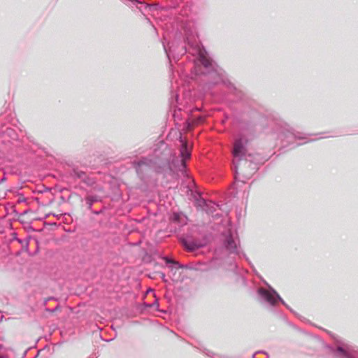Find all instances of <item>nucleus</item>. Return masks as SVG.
<instances>
[{
    "instance_id": "obj_31",
    "label": "nucleus",
    "mask_w": 358,
    "mask_h": 358,
    "mask_svg": "<svg viewBox=\"0 0 358 358\" xmlns=\"http://www.w3.org/2000/svg\"><path fill=\"white\" fill-rule=\"evenodd\" d=\"M150 293H152L153 296H155L156 294L155 292V290L152 288H148L145 292V294H148Z\"/></svg>"
},
{
    "instance_id": "obj_49",
    "label": "nucleus",
    "mask_w": 358,
    "mask_h": 358,
    "mask_svg": "<svg viewBox=\"0 0 358 358\" xmlns=\"http://www.w3.org/2000/svg\"><path fill=\"white\" fill-rule=\"evenodd\" d=\"M2 318H3V317H1V318L0 319V322L2 321Z\"/></svg>"
},
{
    "instance_id": "obj_7",
    "label": "nucleus",
    "mask_w": 358,
    "mask_h": 358,
    "mask_svg": "<svg viewBox=\"0 0 358 358\" xmlns=\"http://www.w3.org/2000/svg\"><path fill=\"white\" fill-rule=\"evenodd\" d=\"M251 139L243 134H238L234 141L232 155L238 162H241L248 155V145Z\"/></svg>"
},
{
    "instance_id": "obj_26",
    "label": "nucleus",
    "mask_w": 358,
    "mask_h": 358,
    "mask_svg": "<svg viewBox=\"0 0 358 358\" xmlns=\"http://www.w3.org/2000/svg\"><path fill=\"white\" fill-rule=\"evenodd\" d=\"M178 268L194 269V268L189 264H180L179 262H176V264H175L174 269H178Z\"/></svg>"
},
{
    "instance_id": "obj_9",
    "label": "nucleus",
    "mask_w": 358,
    "mask_h": 358,
    "mask_svg": "<svg viewBox=\"0 0 358 358\" xmlns=\"http://www.w3.org/2000/svg\"><path fill=\"white\" fill-rule=\"evenodd\" d=\"M195 206L198 210H203L208 215H213L218 206L215 202L206 200L201 196L195 199Z\"/></svg>"
},
{
    "instance_id": "obj_10",
    "label": "nucleus",
    "mask_w": 358,
    "mask_h": 358,
    "mask_svg": "<svg viewBox=\"0 0 358 358\" xmlns=\"http://www.w3.org/2000/svg\"><path fill=\"white\" fill-rule=\"evenodd\" d=\"M256 126L257 124L253 120H243L240 122L239 134H243L252 140L256 136Z\"/></svg>"
},
{
    "instance_id": "obj_14",
    "label": "nucleus",
    "mask_w": 358,
    "mask_h": 358,
    "mask_svg": "<svg viewBox=\"0 0 358 358\" xmlns=\"http://www.w3.org/2000/svg\"><path fill=\"white\" fill-rule=\"evenodd\" d=\"M123 3L127 5L129 7H134V6L137 7L139 11L144 14V13L149 9L150 10L154 7L152 3H145L139 0H121Z\"/></svg>"
},
{
    "instance_id": "obj_1",
    "label": "nucleus",
    "mask_w": 358,
    "mask_h": 358,
    "mask_svg": "<svg viewBox=\"0 0 358 358\" xmlns=\"http://www.w3.org/2000/svg\"><path fill=\"white\" fill-rule=\"evenodd\" d=\"M187 51L191 52L194 56L193 59L196 73L208 78L205 81L206 87L210 89L215 85L221 84L227 88L230 94L234 96L236 101L245 100V94L236 87L229 80L226 71L208 57V52L203 45H197L194 43H189V46L182 45L177 55H182Z\"/></svg>"
},
{
    "instance_id": "obj_15",
    "label": "nucleus",
    "mask_w": 358,
    "mask_h": 358,
    "mask_svg": "<svg viewBox=\"0 0 358 358\" xmlns=\"http://www.w3.org/2000/svg\"><path fill=\"white\" fill-rule=\"evenodd\" d=\"M178 140L181 143L179 157L187 162V160L191 157V151L189 148L188 143L182 138L181 134L179 136Z\"/></svg>"
},
{
    "instance_id": "obj_5",
    "label": "nucleus",
    "mask_w": 358,
    "mask_h": 358,
    "mask_svg": "<svg viewBox=\"0 0 358 358\" xmlns=\"http://www.w3.org/2000/svg\"><path fill=\"white\" fill-rule=\"evenodd\" d=\"M322 347L327 350V352L333 358H358V348L346 343H338L334 346L325 343L323 340L319 339Z\"/></svg>"
},
{
    "instance_id": "obj_50",
    "label": "nucleus",
    "mask_w": 358,
    "mask_h": 358,
    "mask_svg": "<svg viewBox=\"0 0 358 358\" xmlns=\"http://www.w3.org/2000/svg\"><path fill=\"white\" fill-rule=\"evenodd\" d=\"M89 358H94V357H89Z\"/></svg>"
},
{
    "instance_id": "obj_25",
    "label": "nucleus",
    "mask_w": 358,
    "mask_h": 358,
    "mask_svg": "<svg viewBox=\"0 0 358 358\" xmlns=\"http://www.w3.org/2000/svg\"><path fill=\"white\" fill-rule=\"evenodd\" d=\"M252 358H268V356L266 352L259 351L252 355Z\"/></svg>"
},
{
    "instance_id": "obj_8",
    "label": "nucleus",
    "mask_w": 358,
    "mask_h": 358,
    "mask_svg": "<svg viewBox=\"0 0 358 358\" xmlns=\"http://www.w3.org/2000/svg\"><path fill=\"white\" fill-rule=\"evenodd\" d=\"M179 241L187 251L194 252L208 245V236L205 235L202 240H196L190 236H181Z\"/></svg>"
},
{
    "instance_id": "obj_17",
    "label": "nucleus",
    "mask_w": 358,
    "mask_h": 358,
    "mask_svg": "<svg viewBox=\"0 0 358 358\" xmlns=\"http://www.w3.org/2000/svg\"><path fill=\"white\" fill-rule=\"evenodd\" d=\"M69 175L73 179H80L83 180L85 176L87 175V173L80 170L78 167H74L70 171Z\"/></svg>"
},
{
    "instance_id": "obj_29",
    "label": "nucleus",
    "mask_w": 358,
    "mask_h": 358,
    "mask_svg": "<svg viewBox=\"0 0 358 358\" xmlns=\"http://www.w3.org/2000/svg\"><path fill=\"white\" fill-rule=\"evenodd\" d=\"M154 297H155V301H154V302L151 303L152 308L155 307L156 308V310L159 311V299H158V298L157 297L156 295Z\"/></svg>"
},
{
    "instance_id": "obj_46",
    "label": "nucleus",
    "mask_w": 358,
    "mask_h": 358,
    "mask_svg": "<svg viewBox=\"0 0 358 358\" xmlns=\"http://www.w3.org/2000/svg\"><path fill=\"white\" fill-rule=\"evenodd\" d=\"M20 245H21V246H22V251H24V250H23V245H24V243H23L22 244H20Z\"/></svg>"
},
{
    "instance_id": "obj_36",
    "label": "nucleus",
    "mask_w": 358,
    "mask_h": 358,
    "mask_svg": "<svg viewBox=\"0 0 358 358\" xmlns=\"http://www.w3.org/2000/svg\"><path fill=\"white\" fill-rule=\"evenodd\" d=\"M7 178L6 173L3 174V177L0 179V185L6 180Z\"/></svg>"
},
{
    "instance_id": "obj_44",
    "label": "nucleus",
    "mask_w": 358,
    "mask_h": 358,
    "mask_svg": "<svg viewBox=\"0 0 358 358\" xmlns=\"http://www.w3.org/2000/svg\"><path fill=\"white\" fill-rule=\"evenodd\" d=\"M302 144H303V143H297L296 145L293 146V148H295V147H296V146H299V145H302Z\"/></svg>"
},
{
    "instance_id": "obj_32",
    "label": "nucleus",
    "mask_w": 358,
    "mask_h": 358,
    "mask_svg": "<svg viewBox=\"0 0 358 358\" xmlns=\"http://www.w3.org/2000/svg\"><path fill=\"white\" fill-rule=\"evenodd\" d=\"M10 208H11V210H12V212H13L15 215L18 216L19 213H18V211L17 210L16 207H15L14 205H13V206H11V207H10Z\"/></svg>"
},
{
    "instance_id": "obj_24",
    "label": "nucleus",
    "mask_w": 358,
    "mask_h": 358,
    "mask_svg": "<svg viewBox=\"0 0 358 358\" xmlns=\"http://www.w3.org/2000/svg\"><path fill=\"white\" fill-rule=\"evenodd\" d=\"M203 353H205L207 356L211 357V358H220V356L216 353H214L211 352L210 350L203 348V350H201Z\"/></svg>"
},
{
    "instance_id": "obj_30",
    "label": "nucleus",
    "mask_w": 358,
    "mask_h": 358,
    "mask_svg": "<svg viewBox=\"0 0 358 358\" xmlns=\"http://www.w3.org/2000/svg\"><path fill=\"white\" fill-rule=\"evenodd\" d=\"M60 309H61V306L59 305H57L55 308H46L45 311L52 313L57 310H59Z\"/></svg>"
},
{
    "instance_id": "obj_38",
    "label": "nucleus",
    "mask_w": 358,
    "mask_h": 358,
    "mask_svg": "<svg viewBox=\"0 0 358 358\" xmlns=\"http://www.w3.org/2000/svg\"><path fill=\"white\" fill-rule=\"evenodd\" d=\"M153 5H154V7L152 8L151 10H157L158 8H159V4H153Z\"/></svg>"
},
{
    "instance_id": "obj_3",
    "label": "nucleus",
    "mask_w": 358,
    "mask_h": 358,
    "mask_svg": "<svg viewBox=\"0 0 358 358\" xmlns=\"http://www.w3.org/2000/svg\"><path fill=\"white\" fill-rule=\"evenodd\" d=\"M159 164L158 169L164 178H173L178 176L179 173L183 176H187V162L176 154H172L169 150H164L159 156Z\"/></svg>"
},
{
    "instance_id": "obj_39",
    "label": "nucleus",
    "mask_w": 358,
    "mask_h": 358,
    "mask_svg": "<svg viewBox=\"0 0 358 358\" xmlns=\"http://www.w3.org/2000/svg\"><path fill=\"white\" fill-rule=\"evenodd\" d=\"M144 306L145 308H152V306H151V303H144Z\"/></svg>"
},
{
    "instance_id": "obj_37",
    "label": "nucleus",
    "mask_w": 358,
    "mask_h": 358,
    "mask_svg": "<svg viewBox=\"0 0 358 358\" xmlns=\"http://www.w3.org/2000/svg\"><path fill=\"white\" fill-rule=\"evenodd\" d=\"M161 278L164 282H166V275L164 273H161Z\"/></svg>"
},
{
    "instance_id": "obj_43",
    "label": "nucleus",
    "mask_w": 358,
    "mask_h": 358,
    "mask_svg": "<svg viewBox=\"0 0 358 358\" xmlns=\"http://www.w3.org/2000/svg\"><path fill=\"white\" fill-rule=\"evenodd\" d=\"M178 98H179L178 94H176L175 95V99H176V101L178 100Z\"/></svg>"
},
{
    "instance_id": "obj_34",
    "label": "nucleus",
    "mask_w": 358,
    "mask_h": 358,
    "mask_svg": "<svg viewBox=\"0 0 358 358\" xmlns=\"http://www.w3.org/2000/svg\"><path fill=\"white\" fill-rule=\"evenodd\" d=\"M55 299H56L54 296H50V297L47 298L46 299H45L43 304L45 305L48 301H50L51 300H55Z\"/></svg>"
},
{
    "instance_id": "obj_40",
    "label": "nucleus",
    "mask_w": 358,
    "mask_h": 358,
    "mask_svg": "<svg viewBox=\"0 0 358 358\" xmlns=\"http://www.w3.org/2000/svg\"><path fill=\"white\" fill-rule=\"evenodd\" d=\"M242 280H243V283L244 285H246L247 280H246V278H245V277H243V278H242Z\"/></svg>"
},
{
    "instance_id": "obj_35",
    "label": "nucleus",
    "mask_w": 358,
    "mask_h": 358,
    "mask_svg": "<svg viewBox=\"0 0 358 358\" xmlns=\"http://www.w3.org/2000/svg\"><path fill=\"white\" fill-rule=\"evenodd\" d=\"M49 215H50V214H46L44 217H36V218L34 219V220H41V221H42V220H45V219H46Z\"/></svg>"
},
{
    "instance_id": "obj_45",
    "label": "nucleus",
    "mask_w": 358,
    "mask_h": 358,
    "mask_svg": "<svg viewBox=\"0 0 358 358\" xmlns=\"http://www.w3.org/2000/svg\"><path fill=\"white\" fill-rule=\"evenodd\" d=\"M34 200H35L36 201H37V202H39V199H38V198H37V197H36V198L34 199Z\"/></svg>"
},
{
    "instance_id": "obj_4",
    "label": "nucleus",
    "mask_w": 358,
    "mask_h": 358,
    "mask_svg": "<svg viewBox=\"0 0 358 358\" xmlns=\"http://www.w3.org/2000/svg\"><path fill=\"white\" fill-rule=\"evenodd\" d=\"M132 166L141 181L148 179L152 172L161 175L158 169L160 166L159 155L157 153L152 157H142L139 160L134 161Z\"/></svg>"
},
{
    "instance_id": "obj_41",
    "label": "nucleus",
    "mask_w": 358,
    "mask_h": 358,
    "mask_svg": "<svg viewBox=\"0 0 358 358\" xmlns=\"http://www.w3.org/2000/svg\"><path fill=\"white\" fill-rule=\"evenodd\" d=\"M50 188H48V187H46V188L44 189V191H41L40 192L43 193V192H50Z\"/></svg>"
},
{
    "instance_id": "obj_22",
    "label": "nucleus",
    "mask_w": 358,
    "mask_h": 358,
    "mask_svg": "<svg viewBox=\"0 0 358 358\" xmlns=\"http://www.w3.org/2000/svg\"><path fill=\"white\" fill-rule=\"evenodd\" d=\"M162 259L165 262L166 264L171 269L173 270L175 268V264H176V262L171 259L167 256H164Z\"/></svg>"
},
{
    "instance_id": "obj_42",
    "label": "nucleus",
    "mask_w": 358,
    "mask_h": 358,
    "mask_svg": "<svg viewBox=\"0 0 358 358\" xmlns=\"http://www.w3.org/2000/svg\"><path fill=\"white\" fill-rule=\"evenodd\" d=\"M318 135L320 136L318 138H326L327 137V136H322V133H320V134H318Z\"/></svg>"
},
{
    "instance_id": "obj_33",
    "label": "nucleus",
    "mask_w": 358,
    "mask_h": 358,
    "mask_svg": "<svg viewBox=\"0 0 358 358\" xmlns=\"http://www.w3.org/2000/svg\"><path fill=\"white\" fill-rule=\"evenodd\" d=\"M29 212H31V210H30V209L25 210L24 211H23V212H22V213H19L18 217H20V216H22V215H27V214H28Z\"/></svg>"
},
{
    "instance_id": "obj_12",
    "label": "nucleus",
    "mask_w": 358,
    "mask_h": 358,
    "mask_svg": "<svg viewBox=\"0 0 358 358\" xmlns=\"http://www.w3.org/2000/svg\"><path fill=\"white\" fill-rule=\"evenodd\" d=\"M222 247L229 252V254L239 255L237 245L234 241L232 234L229 233L222 242Z\"/></svg>"
},
{
    "instance_id": "obj_16",
    "label": "nucleus",
    "mask_w": 358,
    "mask_h": 358,
    "mask_svg": "<svg viewBox=\"0 0 358 358\" xmlns=\"http://www.w3.org/2000/svg\"><path fill=\"white\" fill-rule=\"evenodd\" d=\"M170 220L173 223L178 224L180 226L187 224L188 218L182 212H173L170 217Z\"/></svg>"
},
{
    "instance_id": "obj_21",
    "label": "nucleus",
    "mask_w": 358,
    "mask_h": 358,
    "mask_svg": "<svg viewBox=\"0 0 358 358\" xmlns=\"http://www.w3.org/2000/svg\"><path fill=\"white\" fill-rule=\"evenodd\" d=\"M85 202H86V204L87 206V209L91 211L92 213L94 214V215H100L101 213H103L104 211H105V208H102L101 210H92V206L93 204L91 203H90V201L88 200H85Z\"/></svg>"
},
{
    "instance_id": "obj_2",
    "label": "nucleus",
    "mask_w": 358,
    "mask_h": 358,
    "mask_svg": "<svg viewBox=\"0 0 358 358\" xmlns=\"http://www.w3.org/2000/svg\"><path fill=\"white\" fill-rule=\"evenodd\" d=\"M189 43H194L197 45H203L201 43L197 41L195 36L192 34V32L186 31L185 36L183 38L182 41H180L179 39L175 38L171 42L166 43V39L164 38L162 41V45L164 50V52L166 55V57L170 63H171V59H174L176 61L179 60L180 57L186 55V58L192 62V67L190 69V71L193 73H195L197 76H200V74L196 73V71L194 67V62L193 59V55L191 54L189 51H187L185 53L182 55H178L177 52L181 50L182 45H187L189 46ZM170 66H172V64H170Z\"/></svg>"
},
{
    "instance_id": "obj_18",
    "label": "nucleus",
    "mask_w": 358,
    "mask_h": 358,
    "mask_svg": "<svg viewBox=\"0 0 358 358\" xmlns=\"http://www.w3.org/2000/svg\"><path fill=\"white\" fill-rule=\"evenodd\" d=\"M31 238H33V237L31 236H27V238L24 240H23L24 243V245H23V250L24 252H27L29 256L34 255V254L37 253L38 252V250H39L38 245H37L36 251H35L34 253H31L29 252V241ZM36 241L37 245H38V241L36 239Z\"/></svg>"
},
{
    "instance_id": "obj_6",
    "label": "nucleus",
    "mask_w": 358,
    "mask_h": 358,
    "mask_svg": "<svg viewBox=\"0 0 358 358\" xmlns=\"http://www.w3.org/2000/svg\"><path fill=\"white\" fill-rule=\"evenodd\" d=\"M265 284L268 287V290L264 288H258L257 290V293L259 296L261 303H266L271 310H273L276 306L277 302H280L283 306H285L291 313L296 315H298L289 305L285 303V301L273 287H271L266 282Z\"/></svg>"
},
{
    "instance_id": "obj_13",
    "label": "nucleus",
    "mask_w": 358,
    "mask_h": 358,
    "mask_svg": "<svg viewBox=\"0 0 358 358\" xmlns=\"http://www.w3.org/2000/svg\"><path fill=\"white\" fill-rule=\"evenodd\" d=\"M281 136L287 139V143H290L292 140L295 139H305L306 138L303 134L299 131H296L293 128L287 126L284 128L280 132Z\"/></svg>"
},
{
    "instance_id": "obj_48",
    "label": "nucleus",
    "mask_w": 358,
    "mask_h": 358,
    "mask_svg": "<svg viewBox=\"0 0 358 358\" xmlns=\"http://www.w3.org/2000/svg\"><path fill=\"white\" fill-rule=\"evenodd\" d=\"M313 140H309V141H306L305 143L311 142Z\"/></svg>"
},
{
    "instance_id": "obj_11",
    "label": "nucleus",
    "mask_w": 358,
    "mask_h": 358,
    "mask_svg": "<svg viewBox=\"0 0 358 358\" xmlns=\"http://www.w3.org/2000/svg\"><path fill=\"white\" fill-rule=\"evenodd\" d=\"M244 159L245 163L248 164V166L251 169L252 173H255L259 169V164L264 163V162L267 160L257 153H248Z\"/></svg>"
},
{
    "instance_id": "obj_19",
    "label": "nucleus",
    "mask_w": 358,
    "mask_h": 358,
    "mask_svg": "<svg viewBox=\"0 0 358 358\" xmlns=\"http://www.w3.org/2000/svg\"><path fill=\"white\" fill-rule=\"evenodd\" d=\"M20 223H22V224H24V229L28 231V232H30V231H39V232H41L43 231V229H39V230H37L36 229H34L31 224V222H24L22 220H20V219H18L17 220Z\"/></svg>"
},
{
    "instance_id": "obj_23",
    "label": "nucleus",
    "mask_w": 358,
    "mask_h": 358,
    "mask_svg": "<svg viewBox=\"0 0 358 358\" xmlns=\"http://www.w3.org/2000/svg\"><path fill=\"white\" fill-rule=\"evenodd\" d=\"M85 200L90 201V203L94 204L96 202L101 201V197L98 195L88 196L85 197Z\"/></svg>"
},
{
    "instance_id": "obj_28",
    "label": "nucleus",
    "mask_w": 358,
    "mask_h": 358,
    "mask_svg": "<svg viewBox=\"0 0 358 358\" xmlns=\"http://www.w3.org/2000/svg\"><path fill=\"white\" fill-rule=\"evenodd\" d=\"M12 236V241H17L20 244H22L24 243V241L21 238H19L17 237V234L16 232H13L11 234Z\"/></svg>"
},
{
    "instance_id": "obj_27",
    "label": "nucleus",
    "mask_w": 358,
    "mask_h": 358,
    "mask_svg": "<svg viewBox=\"0 0 358 358\" xmlns=\"http://www.w3.org/2000/svg\"><path fill=\"white\" fill-rule=\"evenodd\" d=\"M17 195L19 196L18 200H17L18 203L27 202V198L24 197V196L22 193L17 192Z\"/></svg>"
},
{
    "instance_id": "obj_20",
    "label": "nucleus",
    "mask_w": 358,
    "mask_h": 358,
    "mask_svg": "<svg viewBox=\"0 0 358 358\" xmlns=\"http://www.w3.org/2000/svg\"><path fill=\"white\" fill-rule=\"evenodd\" d=\"M82 182H84L88 187H92L94 186V185L96 184V180L94 178L90 177L87 174L82 180Z\"/></svg>"
},
{
    "instance_id": "obj_47",
    "label": "nucleus",
    "mask_w": 358,
    "mask_h": 358,
    "mask_svg": "<svg viewBox=\"0 0 358 358\" xmlns=\"http://www.w3.org/2000/svg\"><path fill=\"white\" fill-rule=\"evenodd\" d=\"M243 256L245 257V258L248 260V257H246L245 254H243Z\"/></svg>"
}]
</instances>
